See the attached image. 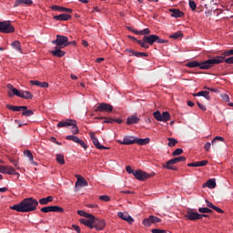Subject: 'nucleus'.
Returning <instances> with one entry per match:
<instances>
[{"label":"nucleus","mask_w":233,"mask_h":233,"mask_svg":"<svg viewBox=\"0 0 233 233\" xmlns=\"http://www.w3.org/2000/svg\"><path fill=\"white\" fill-rule=\"evenodd\" d=\"M39 207V202L34 198H24L20 203L12 206L11 210H15L16 212H34L37 210Z\"/></svg>","instance_id":"obj_1"},{"label":"nucleus","mask_w":233,"mask_h":233,"mask_svg":"<svg viewBox=\"0 0 233 233\" xmlns=\"http://www.w3.org/2000/svg\"><path fill=\"white\" fill-rule=\"evenodd\" d=\"M223 57L221 56H215L211 59L203 61V62H198V61H191V62H187L186 64V66H187L188 68H200V70H208V68H212V66H214V65H219L221 63H223Z\"/></svg>","instance_id":"obj_2"},{"label":"nucleus","mask_w":233,"mask_h":233,"mask_svg":"<svg viewBox=\"0 0 233 233\" xmlns=\"http://www.w3.org/2000/svg\"><path fill=\"white\" fill-rule=\"evenodd\" d=\"M126 170L127 174H133L135 179H137V181H147V179H150V177H154V176H156V172L154 171L147 173V171H143L141 169H132V167L130 166H127Z\"/></svg>","instance_id":"obj_3"},{"label":"nucleus","mask_w":233,"mask_h":233,"mask_svg":"<svg viewBox=\"0 0 233 233\" xmlns=\"http://www.w3.org/2000/svg\"><path fill=\"white\" fill-rule=\"evenodd\" d=\"M8 90H11L12 93L8 92L9 97H13V96H16L17 97H21L22 99H33L34 95L30 91H19L17 88L14 87L12 84H7Z\"/></svg>","instance_id":"obj_4"},{"label":"nucleus","mask_w":233,"mask_h":233,"mask_svg":"<svg viewBox=\"0 0 233 233\" xmlns=\"http://www.w3.org/2000/svg\"><path fill=\"white\" fill-rule=\"evenodd\" d=\"M5 108L7 110H12L13 112H19L22 110V116L25 117H30V116H34V111L32 109H28L26 106H12L10 104L5 105Z\"/></svg>","instance_id":"obj_5"},{"label":"nucleus","mask_w":233,"mask_h":233,"mask_svg":"<svg viewBox=\"0 0 233 233\" xmlns=\"http://www.w3.org/2000/svg\"><path fill=\"white\" fill-rule=\"evenodd\" d=\"M63 127H72V134L77 136L79 134V127H77V121L74 119H66V121H60L57 124L58 128H63Z\"/></svg>","instance_id":"obj_6"},{"label":"nucleus","mask_w":233,"mask_h":233,"mask_svg":"<svg viewBox=\"0 0 233 233\" xmlns=\"http://www.w3.org/2000/svg\"><path fill=\"white\" fill-rule=\"evenodd\" d=\"M0 32L1 34H14L15 27L12 25L10 20L0 22Z\"/></svg>","instance_id":"obj_7"},{"label":"nucleus","mask_w":233,"mask_h":233,"mask_svg":"<svg viewBox=\"0 0 233 233\" xmlns=\"http://www.w3.org/2000/svg\"><path fill=\"white\" fill-rule=\"evenodd\" d=\"M144 38H146V42L147 45H154V43H158L159 45H164L165 43H168V40L162 39L157 35H144Z\"/></svg>","instance_id":"obj_8"},{"label":"nucleus","mask_w":233,"mask_h":233,"mask_svg":"<svg viewBox=\"0 0 233 233\" xmlns=\"http://www.w3.org/2000/svg\"><path fill=\"white\" fill-rule=\"evenodd\" d=\"M53 45L56 46L65 48L68 46V36L63 35H56V39L52 41Z\"/></svg>","instance_id":"obj_9"},{"label":"nucleus","mask_w":233,"mask_h":233,"mask_svg":"<svg viewBox=\"0 0 233 233\" xmlns=\"http://www.w3.org/2000/svg\"><path fill=\"white\" fill-rule=\"evenodd\" d=\"M153 117L157 120V121H163V123H167V121H170V113L168 111H164L159 112V111H156L153 113Z\"/></svg>","instance_id":"obj_10"},{"label":"nucleus","mask_w":233,"mask_h":233,"mask_svg":"<svg viewBox=\"0 0 233 233\" xmlns=\"http://www.w3.org/2000/svg\"><path fill=\"white\" fill-rule=\"evenodd\" d=\"M89 136L96 148H97L98 150H110V147H105L99 143V140L97 139V137H96V132L90 131Z\"/></svg>","instance_id":"obj_11"},{"label":"nucleus","mask_w":233,"mask_h":233,"mask_svg":"<svg viewBox=\"0 0 233 233\" xmlns=\"http://www.w3.org/2000/svg\"><path fill=\"white\" fill-rule=\"evenodd\" d=\"M0 174H8V176H17L18 177L20 176L13 167L3 165H0Z\"/></svg>","instance_id":"obj_12"},{"label":"nucleus","mask_w":233,"mask_h":233,"mask_svg":"<svg viewBox=\"0 0 233 233\" xmlns=\"http://www.w3.org/2000/svg\"><path fill=\"white\" fill-rule=\"evenodd\" d=\"M40 210L44 214H48V212H60L61 214H63L65 212V208L59 206H47L42 208Z\"/></svg>","instance_id":"obj_13"},{"label":"nucleus","mask_w":233,"mask_h":233,"mask_svg":"<svg viewBox=\"0 0 233 233\" xmlns=\"http://www.w3.org/2000/svg\"><path fill=\"white\" fill-rule=\"evenodd\" d=\"M106 227V221L103 218H96L93 219V228L97 231L103 230Z\"/></svg>","instance_id":"obj_14"},{"label":"nucleus","mask_w":233,"mask_h":233,"mask_svg":"<svg viewBox=\"0 0 233 233\" xmlns=\"http://www.w3.org/2000/svg\"><path fill=\"white\" fill-rule=\"evenodd\" d=\"M114 110V106L107 103H100L95 109V112H107L110 113Z\"/></svg>","instance_id":"obj_15"},{"label":"nucleus","mask_w":233,"mask_h":233,"mask_svg":"<svg viewBox=\"0 0 233 233\" xmlns=\"http://www.w3.org/2000/svg\"><path fill=\"white\" fill-rule=\"evenodd\" d=\"M201 214L194 211H187V215H185L186 219L189 221H197V219H201Z\"/></svg>","instance_id":"obj_16"},{"label":"nucleus","mask_w":233,"mask_h":233,"mask_svg":"<svg viewBox=\"0 0 233 233\" xmlns=\"http://www.w3.org/2000/svg\"><path fill=\"white\" fill-rule=\"evenodd\" d=\"M94 219H96L95 215L94 218H80L79 222L81 223V225H85V227H87L88 228H94Z\"/></svg>","instance_id":"obj_17"},{"label":"nucleus","mask_w":233,"mask_h":233,"mask_svg":"<svg viewBox=\"0 0 233 233\" xmlns=\"http://www.w3.org/2000/svg\"><path fill=\"white\" fill-rule=\"evenodd\" d=\"M51 10H53L54 12H66L67 14H72V12H74L72 8L63 7L61 5H51Z\"/></svg>","instance_id":"obj_18"},{"label":"nucleus","mask_w":233,"mask_h":233,"mask_svg":"<svg viewBox=\"0 0 233 233\" xmlns=\"http://www.w3.org/2000/svg\"><path fill=\"white\" fill-rule=\"evenodd\" d=\"M63 47H59L56 46L55 50L50 51V54L54 56V57H64V56L66 54V52L61 50Z\"/></svg>","instance_id":"obj_19"},{"label":"nucleus","mask_w":233,"mask_h":233,"mask_svg":"<svg viewBox=\"0 0 233 233\" xmlns=\"http://www.w3.org/2000/svg\"><path fill=\"white\" fill-rule=\"evenodd\" d=\"M117 216L118 218H120V219H123L124 221H127L129 225H132V223H134V218L130 215H127L123 212H118Z\"/></svg>","instance_id":"obj_20"},{"label":"nucleus","mask_w":233,"mask_h":233,"mask_svg":"<svg viewBox=\"0 0 233 233\" xmlns=\"http://www.w3.org/2000/svg\"><path fill=\"white\" fill-rule=\"evenodd\" d=\"M76 177H77L76 187H88V182L81 175H76Z\"/></svg>","instance_id":"obj_21"},{"label":"nucleus","mask_w":233,"mask_h":233,"mask_svg":"<svg viewBox=\"0 0 233 233\" xmlns=\"http://www.w3.org/2000/svg\"><path fill=\"white\" fill-rule=\"evenodd\" d=\"M53 19H55L56 21H68L72 19V15L68 14H61L55 15Z\"/></svg>","instance_id":"obj_22"},{"label":"nucleus","mask_w":233,"mask_h":233,"mask_svg":"<svg viewBox=\"0 0 233 233\" xmlns=\"http://www.w3.org/2000/svg\"><path fill=\"white\" fill-rule=\"evenodd\" d=\"M141 119L136 116L132 115L127 118V125H137Z\"/></svg>","instance_id":"obj_23"},{"label":"nucleus","mask_w":233,"mask_h":233,"mask_svg":"<svg viewBox=\"0 0 233 233\" xmlns=\"http://www.w3.org/2000/svg\"><path fill=\"white\" fill-rule=\"evenodd\" d=\"M216 188V178H210L202 185V188Z\"/></svg>","instance_id":"obj_24"},{"label":"nucleus","mask_w":233,"mask_h":233,"mask_svg":"<svg viewBox=\"0 0 233 233\" xmlns=\"http://www.w3.org/2000/svg\"><path fill=\"white\" fill-rule=\"evenodd\" d=\"M210 92L208 91H199L198 93H194L193 94V96L194 97H199V96H202V97H205L208 101H210Z\"/></svg>","instance_id":"obj_25"},{"label":"nucleus","mask_w":233,"mask_h":233,"mask_svg":"<svg viewBox=\"0 0 233 233\" xmlns=\"http://www.w3.org/2000/svg\"><path fill=\"white\" fill-rule=\"evenodd\" d=\"M169 12L172 14V17H183V15H185V13L179 9H176V8H173V9H169Z\"/></svg>","instance_id":"obj_26"},{"label":"nucleus","mask_w":233,"mask_h":233,"mask_svg":"<svg viewBox=\"0 0 233 233\" xmlns=\"http://www.w3.org/2000/svg\"><path fill=\"white\" fill-rule=\"evenodd\" d=\"M181 161H187L186 157H177L167 161V165H176L177 163H181Z\"/></svg>","instance_id":"obj_27"},{"label":"nucleus","mask_w":233,"mask_h":233,"mask_svg":"<svg viewBox=\"0 0 233 233\" xmlns=\"http://www.w3.org/2000/svg\"><path fill=\"white\" fill-rule=\"evenodd\" d=\"M206 165H208V160L188 163L187 167H206Z\"/></svg>","instance_id":"obj_28"},{"label":"nucleus","mask_w":233,"mask_h":233,"mask_svg":"<svg viewBox=\"0 0 233 233\" xmlns=\"http://www.w3.org/2000/svg\"><path fill=\"white\" fill-rule=\"evenodd\" d=\"M54 201V197L48 196L47 198H43L38 200L40 205H48V203H52Z\"/></svg>","instance_id":"obj_29"},{"label":"nucleus","mask_w":233,"mask_h":233,"mask_svg":"<svg viewBox=\"0 0 233 233\" xmlns=\"http://www.w3.org/2000/svg\"><path fill=\"white\" fill-rule=\"evenodd\" d=\"M32 0H15L14 8L19 6V5H26L27 6H30L32 5Z\"/></svg>","instance_id":"obj_30"},{"label":"nucleus","mask_w":233,"mask_h":233,"mask_svg":"<svg viewBox=\"0 0 233 233\" xmlns=\"http://www.w3.org/2000/svg\"><path fill=\"white\" fill-rule=\"evenodd\" d=\"M135 143H137V145H148V143H150V138L146 137V138H135Z\"/></svg>","instance_id":"obj_31"},{"label":"nucleus","mask_w":233,"mask_h":233,"mask_svg":"<svg viewBox=\"0 0 233 233\" xmlns=\"http://www.w3.org/2000/svg\"><path fill=\"white\" fill-rule=\"evenodd\" d=\"M162 168H166L167 170H174L175 172H177L178 170L177 167L174 166V164H168V161L162 165Z\"/></svg>","instance_id":"obj_32"},{"label":"nucleus","mask_w":233,"mask_h":233,"mask_svg":"<svg viewBox=\"0 0 233 233\" xmlns=\"http://www.w3.org/2000/svg\"><path fill=\"white\" fill-rule=\"evenodd\" d=\"M137 45H139V46H141V48H145V50H148L149 46L148 44L146 42V38L145 36L143 37L142 40H137Z\"/></svg>","instance_id":"obj_33"},{"label":"nucleus","mask_w":233,"mask_h":233,"mask_svg":"<svg viewBox=\"0 0 233 233\" xmlns=\"http://www.w3.org/2000/svg\"><path fill=\"white\" fill-rule=\"evenodd\" d=\"M120 145H134L136 143V138L135 139H130L128 137H124L123 141H118Z\"/></svg>","instance_id":"obj_34"},{"label":"nucleus","mask_w":233,"mask_h":233,"mask_svg":"<svg viewBox=\"0 0 233 233\" xmlns=\"http://www.w3.org/2000/svg\"><path fill=\"white\" fill-rule=\"evenodd\" d=\"M56 161L58 165H65V156L63 154H56Z\"/></svg>","instance_id":"obj_35"},{"label":"nucleus","mask_w":233,"mask_h":233,"mask_svg":"<svg viewBox=\"0 0 233 233\" xmlns=\"http://www.w3.org/2000/svg\"><path fill=\"white\" fill-rule=\"evenodd\" d=\"M77 214L82 218H94L93 214L86 213L85 210H77Z\"/></svg>","instance_id":"obj_36"},{"label":"nucleus","mask_w":233,"mask_h":233,"mask_svg":"<svg viewBox=\"0 0 233 233\" xmlns=\"http://www.w3.org/2000/svg\"><path fill=\"white\" fill-rule=\"evenodd\" d=\"M24 154L25 156H26V157H28L29 161L34 163V155L32 154V151H30V149L25 150Z\"/></svg>","instance_id":"obj_37"},{"label":"nucleus","mask_w":233,"mask_h":233,"mask_svg":"<svg viewBox=\"0 0 233 233\" xmlns=\"http://www.w3.org/2000/svg\"><path fill=\"white\" fill-rule=\"evenodd\" d=\"M11 45L13 48H15V50L21 52V42H19V40H15Z\"/></svg>","instance_id":"obj_38"},{"label":"nucleus","mask_w":233,"mask_h":233,"mask_svg":"<svg viewBox=\"0 0 233 233\" xmlns=\"http://www.w3.org/2000/svg\"><path fill=\"white\" fill-rule=\"evenodd\" d=\"M66 139H67V141H74V143H77V141H79V137L77 136H74V134L66 136Z\"/></svg>","instance_id":"obj_39"},{"label":"nucleus","mask_w":233,"mask_h":233,"mask_svg":"<svg viewBox=\"0 0 233 233\" xmlns=\"http://www.w3.org/2000/svg\"><path fill=\"white\" fill-rule=\"evenodd\" d=\"M198 212L201 214H212L214 211L208 208H199Z\"/></svg>","instance_id":"obj_40"},{"label":"nucleus","mask_w":233,"mask_h":233,"mask_svg":"<svg viewBox=\"0 0 233 233\" xmlns=\"http://www.w3.org/2000/svg\"><path fill=\"white\" fill-rule=\"evenodd\" d=\"M167 140L169 141V142L167 143V147H174L175 145H177V139H176V138L168 137Z\"/></svg>","instance_id":"obj_41"},{"label":"nucleus","mask_w":233,"mask_h":233,"mask_svg":"<svg viewBox=\"0 0 233 233\" xmlns=\"http://www.w3.org/2000/svg\"><path fill=\"white\" fill-rule=\"evenodd\" d=\"M150 219H151L152 224L161 223V218H159L158 217H156L154 215H150Z\"/></svg>","instance_id":"obj_42"},{"label":"nucleus","mask_w":233,"mask_h":233,"mask_svg":"<svg viewBox=\"0 0 233 233\" xmlns=\"http://www.w3.org/2000/svg\"><path fill=\"white\" fill-rule=\"evenodd\" d=\"M143 225L145 227H150V225H152V218H150V216L149 218L143 219Z\"/></svg>","instance_id":"obj_43"},{"label":"nucleus","mask_w":233,"mask_h":233,"mask_svg":"<svg viewBox=\"0 0 233 233\" xmlns=\"http://www.w3.org/2000/svg\"><path fill=\"white\" fill-rule=\"evenodd\" d=\"M216 141H222L225 142V137H215L212 141H211V145H216Z\"/></svg>","instance_id":"obj_44"},{"label":"nucleus","mask_w":233,"mask_h":233,"mask_svg":"<svg viewBox=\"0 0 233 233\" xmlns=\"http://www.w3.org/2000/svg\"><path fill=\"white\" fill-rule=\"evenodd\" d=\"M223 57V63H227V65H233V56H230L228 58H225V56H218Z\"/></svg>","instance_id":"obj_45"},{"label":"nucleus","mask_w":233,"mask_h":233,"mask_svg":"<svg viewBox=\"0 0 233 233\" xmlns=\"http://www.w3.org/2000/svg\"><path fill=\"white\" fill-rule=\"evenodd\" d=\"M135 57H148V54L136 51Z\"/></svg>","instance_id":"obj_46"},{"label":"nucleus","mask_w":233,"mask_h":233,"mask_svg":"<svg viewBox=\"0 0 233 233\" xmlns=\"http://www.w3.org/2000/svg\"><path fill=\"white\" fill-rule=\"evenodd\" d=\"M76 143L78 145H80V147H82V148H85V150H86V148H88V146L86 145V143H85V141L81 138H79Z\"/></svg>","instance_id":"obj_47"},{"label":"nucleus","mask_w":233,"mask_h":233,"mask_svg":"<svg viewBox=\"0 0 233 233\" xmlns=\"http://www.w3.org/2000/svg\"><path fill=\"white\" fill-rule=\"evenodd\" d=\"M181 154H183V149L182 148H177L173 153L172 156L174 157H177V156H181Z\"/></svg>","instance_id":"obj_48"},{"label":"nucleus","mask_w":233,"mask_h":233,"mask_svg":"<svg viewBox=\"0 0 233 233\" xmlns=\"http://www.w3.org/2000/svg\"><path fill=\"white\" fill-rule=\"evenodd\" d=\"M170 37L172 39H179V37H183V33H181V31L177 32V33L173 34Z\"/></svg>","instance_id":"obj_49"},{"label":"nucleus","mask_w":233,"mask_h":233,"mask_svg":"<svg viewBox=\"0 0 233 233\" xmlns=\"http://www.w3.org/2000/svg\"><path fill=\"white\" fill-rule=\"evenodd\" d=\"M99 199L101 201H105L106 203H108V201H110V196H107V195H102L99 197Z\"/></svg>","instance_id":"obj_50"},{"label":"nucleus","mask_w":233,"mask_h":233,"mask_svg":"<svg viewBox=\"0 0 233 233\" xmlns=\"http://www.w3.org/2000/svg\"><path fill=\"white\" fill-rule=\"evenodd\" d=\"M189 7L194 12L196 10V8H198V5L196 4V2L194 0H189Z\"/></svg>","instance_id":"obj_51"},{"label":"nucleus","mask_w":233,"mask_h":233,"mask_svg":"<svg viewBox=\"0 0 233 233\" xmlns=\"http://www.w3.org/2000/svg\"><path fill=\"white\" fill-rule=\"evenodd\" d=\"M103 123L114 125V123H115V118H112V117H106Z\"/></svg>","instance_id":"obj_52"},{"label":"nucleus","mask_w":233,"mask_h":233,"mask_svg":"<svg viewBox=\"0 0 233 233\" xmlns=\"http://www.w3.org/2000/svg\"><path fill=\"white\" fill-rule=\"evenodd\" d=\"M140 32H141V35H150V30L148 28L140 30Z\"/></svg>","instance_id":"obj_53"},{"label":"nucleus","mask_w":233,"mask_h":233,"mask_svg":"<svg viewBox=\"0 0 233 233\" xmlns=\"http://www.w3.org/2000/svg\"><path fill=\"white\" fill-rule=\"evenodd\" d=\"M222 56H227V57H228L229 56H233V49L223 52Z\"/></svg>","instance_id":"obj_54"},{"label":"nucleus","mask_w":233,"mask_h":233,"mask_svg":"<svg viewBox=\"0 0 233 233\" xmlns=\"http://www.w3.org/2000/svg\"><path fill=\"white\" fill-rule=\"evenodd\" d=\"M221 98L226 102V103H228L230 101V97L228 96V95L227 94H223L221 96Z\"/></svg>","instance_id":"obj_55"},{"label":"nucleus","mask_w":233,"mask_h":233,"mask_svg":"<svg viewBox=\"0 0 233 233\" xmlns=\"http://www.w3.org/2000/svg\"><path fill=\"white\" fill-rule=\"evenodd\" d=\"M197 105H198V108H200V110H202V112L207 111V107L205 106H203V104H201L200 102H197Z\"/></svg>","instance_id":"obj_56"},{"label":"nucleus","mask_w":233,"mask_h":233,"mask_svg":"<svg viewBox=\"0 0 233 233\" xmlns=\"http://www.w3.org/2000/svg\"><path fill=\"white\" fill-rule=\"evenodd\" d=\"M213 210H215L216 212H218V214H225V211L221 209V208H218L217 206L213 208Z\"/></svg>","instance_id":"obj_57"},{"label":"nucleus","mask_w":233,"mask_h":233,"mask_svg":"<svg viewBox=\"0 0 233 233\" xmlns=\"http://www.w3.org/2000/svg\"><path fill=\"white\" fill-rule=\"evenodd\" d=\"M72 228H74V230H76V232L81 233V228L79 226L73 224Z\"/></svg>","instance_id":"obj_58"},{"label":"nucleus","mask_w":233,"mask_h":233,"mask_svg":"<svg viewBox=\"0 0 233 233\" xmlns=\"http://www.w3.org/2000/svg\"><path fill=\"white\" fill-rule=\"evenodd\" d=\"M210 147H211L210 142H207V143L204 145V149L206 150V152H209V151H210Z\"/></svg>","instance_id":"obj_59"},{"label":"nucleus","mask_w":233,"mask_h":233,"mask_svg":"<svg viewBox=\"0 0 233 233\" xmlns=\"http://www.w3.org/2000/svg\"><path fill=\"white\" fill-rule=\"evenodd\" d=\"M30 85L35 86H40L41 82L38 80H31Z\"/></svg>","instance_id":"obj_60"},{"label":"nucleus","mask_w":233,"mask_h":233,"mask_svg":"<svg viewBox=\"0 0 233 233\" xmlns=\"http://www.w3.org/2000/svg\"><path fill=\"white\" fill-rule=\"evenodd\" d=\"M50 141H52L53 143H56V145H63L61 142L57 141V138H56L55 137H51Z\"/></svg>","instance_id":"obj_61"},{"label":"nucleus","mask_w":233,"mask_h":233,"mask_svg":"<svg viewBox=\"0 0 233 233\" xmlns=\"http://www.w3.org/2000/svg\"><path fill=\"white\" fill-rule=\"evenodd\" d=\"M206 203H207V207H208V208L214 209V208L216 207L214 204H212V202L208 201V199H206Z\"/></svg>","instance_id":"obj_62"},{"label":"nucleus","mask_w":233,"mask_h":233,"mask_svg":"<svg viewBox=\"0 0 233 233\" xmlns=\"http://www.w3.org/2000/svg\"><path fill=\"white\" fill-rule=\"evenodd\" d=\"M40 88H48V83L47 82H40Z\"/></svg>","instance_id":"obj_63"},{"label":"nucleus","mask_w":233,"mask_h":233,"mask_svg":"<svg viewBox=\"0 0 233 233\" xmlns=\"http://www.w3.org/2000/svg\"><path fill=\"white\" fill-rule=\"evenodd\" d=\"M125 52H127L128 54H132V56H136V51H134L133 49H125Z\"/></svg>","instance_id":"obj_64"}]
</instances>
